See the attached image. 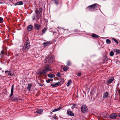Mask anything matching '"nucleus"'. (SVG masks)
I'll return each instance as SVG.
<instances>
[{
	"mask_svg": "<svg viewBox=\"0 0 120 120\" xmlns=\"http://www.w3.org/2000/svg\"><path fill=\"white\" fill-rule=\"evenodd\" d=\"M55 57L54 56H48V57L45 59V63L49 64L50 65L53 63L54 61Z\"/></svg>",
	"mask_w": 120,
	"mask_h": 120,
	"instance_id": "obj_1",
	"label": "nucleus"
},
{
	"mask_svg": "<svg viewBox=\"0 0 120 120\" xmlns=\"http://www.w3.org/2000/svg\"><path fill=\"white\" fill-rule=\"evenodd\" d=\"M98 4L95 3L88 6L86 8L88 9L90 11H93L95 10V9L98 8Z\"/></svg>",
	"mask_w": 120,
	"mask_h": 120,
	"instance_id": "obj_2",
	"label": "nucleus"
},
{
	"mask_svg": "<svg viewBox=\"0 0 120 120\" xmlns=\"http://www.w3.org/2000/svg\"><path fill=\"white\" fill-rule=\"evenodd\" d=\"M26 43L23 46L22 50L23 51H26L28 50L30 47V42L29 38H27L26 42Z\"/></svg>",
	"mask_w": 120,
	"mask_h": 120,
	"instance_id": "obj_3",
	"label": "nucleus"
},
{
	"mask_svg": "<svg viewBox=\"0 0 120 120\" xmlns=\"http://www.w3.org/2000/svg\"><path fill=\"white\" fill-rule=\"evenodd\" d=\"M42 11L43 8H42L40 7L39 9L38 8H36L35 12L37 14V16H38V13L39 12V14L40 15H41Z\"/></svg>",
	"mask_w": 120,
	"mask_h": 120,
	"instance_id": "obj_4",
	"label": "nucleus"
},
{
	"mask_svg": "<svg viewBox=\"0 0 120 120\" xmlns=\"http://www.w3.org/2000/svg\"><path fill=\"white\" fill-rule=\"evenodd\" d=\"M81 110L82 112L84 113L86 112L87 111V108L85 105H82L81 107Z\"/></svg>",
	"mask_w": 120,
	"mask_h": 120,
	"instance_id": "obj_5",
	"label": "nucleus"
},
{
	"mask_svg": "<svg viewBox=\"0 0 120 120\" xmlns=\"http://www.w3.org/2000/svg\"><path fill=\"white\" fill-rule=\"evenodd\" d=\"M36 73L40 76L42 75L44 76H46V72L43 69L41 71H38Z\"/></svg>",
	"mask_w": 120,
	"mask_h": 120,
	"instance_id": "obj_6",
	"label": "nucleus"
},
{
	"mask_svg": "<svg viewBox=\"0 0 120 120\" xmlns=\"http://www.w3.org/2000/svg\"><path fill=\"white\" fill-rule=\"evenodd\" d=\"M41 25L36 23H34V28L35 30H40L41 27Z\"/></svg>",
	"mask_w": 120,
	"mask_h": 120,
	"instance_id": "obj_7",
	"label": "nucleus"
},
{
	"mask_svg": "<svg viewBox=\"0 0 120 120\" xmlns=\"http://www.w3.org/2000/svg\"><path fill=\"white\" fill-rule=\"evenodd\" d=\"M49 64H46V66L44 67L43 69L47 72H48V71H52V69L49 68Z\"/></svg>",
	"mask_w": 120,
	"mask_h": 120,
	"instance_id": "obj_8",
	"label": "nucleus"
},
{
	"mask_svg": "<svg viewBox=\"0 0 120 120\" xmlns=\"http://www.w3.org/2000/svg\"><path fill=\"white\" fill-rule=\"evenodd\" d=\"M117 116V114L116 113H112L109 116L112 119H115Z\"/></svg>",
	"mask_w": 120,
	"mask_h": 120,
	"instance_id": "obj_9",
	"label": "nucleus"
},
{
	"mask_svg": "<svg viewBox=\"0 0 120 120\" xmlns=\"http://www.w3.org/2000/svg\"><path fill=\"white\" fill-rule=\"evenodd\" d=\"M114 79V77H110L109 80L106 82L107 85H108L112 83Z\"/></svg>",
	"mask_w": 120,
	"mask_h": 120,
	"instance_id": "obj_10",
	"label": "nucleus"
},
{
	"mask_svg": "<svg viewBox=\"0 0 120 120\" xmlns=\"http://www.w3.org/2000/svg\"><path fill=\"white\" fill-rule=\"evenodd\" d=\"M5 71L6 74H8L7 76H8V75H10L11 76H15V75L14 73H11V71Z\"/></svg>",
	"mask_w": 120,
	"mask_h": 120,
	"instance_id": "obj_11",
	"label": "nucleus"
},
{
	"mask_svg": "<svg viewBox=\"0 0 120 120\" xmlns=\"http://www.w3.org/2000/svg\"><path fill=\"white\" fill-rule=\"evenodd\" d=\"M34 28V27L33 26L31 25H30L27 26V30L28 31H31Z\"/></svg>",
	"mask_w": 120,
	"mask_h": 120,
	"instance_id": "obj_12",
	"label": "nucleus"
},
{
	"mask_svg": "<svg viewBox=\"0 0 120 120\" xmlns=\"http://www.w3.org/2000/svg\"><path fill=\"white\" fill-rule=\"evenodd\" d=\"M12 100L14 101L17 102L18 101V96L16 95V96L13 97L12 98Z\"/></svg>",
	"mask_w": 120,
	"mask_h": 120,
	"instance_id": "obj_13",
	"label": "nucleus"
},
{
	"mask_svg": "<svg viewBox=\"0 0 120 120\" xmlns=\"http://www.w3.org/2000/svg\"><path fill=\"white\" fill-rule=\"evenodd\" d=\"M109 93L107 92L104 93L103 94V98L105 99L107 98L108 97H109Z\"/></svg>",
	"mask_w": 120,
	"mask_h": 120,
	"instance_id": "obj_14",
	"label": "nucleus"
},
{
	"mask_svg": "<svg viewBox=\"0 0 120 120\" xmlns=\"http://www.w3.org/2000/svg\"><path fill=\"white\" fill-rule=\"evenodd\" d=\"M14 86L13 84L12 85L11 89V93L9 97L11 98L13 95V90Z\"/></svg>",
	"mask_w": 120,
	"mask_h": 120,
	"instance_id": "obj_15",
	"label": "nucleus"
},
{
	"mask_svg": "<svg viewBox=\"0 0 120 120\" xmlns=\"http://www.w3.org/2000/svg\"><path fill=\"white\" fill-rule=\"evenodd\" d=\"M67 113L68 115L72 116H74V114L71 111L67 110Z\"/></svg>",
	"mask_w": 120,
	"mask_h": 120,
	"instance_id": "obj_16",
	"label": "nucleus"
},
{
	"mask_svg": "<svg viewBox=\"0 0 120 120\" xmlns=\"http://www.w3.org/2000/svg\"><path fill=\"white\" fill-rule=\"evenodd\" d=\"M43 110L42 109H37V110L36 112L38 113L39 114H42L41 113L43 112Z\"/></svg>",
	"mask_w": 120,
	"mask_h": 120,
	"instance_id": "obj_17",
	"label": "nucleus"
},
{
	"mask_svg": "<svg viewBox=\"0 0 120 120\" xmlns=\"http://www.w3.org/2000/svg\"><path fill=\"white\" fill-rule=\"evenodd\" d=\"M23 4V2L21 1H20L16 3L14 5H21Z\"/></svg>",
	"mask_w": 120,
	"mask_h": 120,
	"instance_id": "obj_18",
	"label": "nucleus"
},
{
	"mask_svg": "<svg viewBox=\"0 0 120 120\" xmlns=\"http://www.w3.org/2000/svg\"><path fill=\"white\" fill-rule=\"evenodd\" d=\"M108 57L106 55L104 56L103 61V63H104L105 61H107L108 60Z\"/></svg>",
	"mask_w": 120,
	"mask_h": 120,
	"instance_id": "obj_19",
	"label": "nucleus"
},
{
	"mask_svg": "<svg viewBox=\"0 0 120 120\" xmlns=\"http://www.w3.org/2000/svg\"><path fill=\"white\" fill-rule=\"evenodd\" d=\"M55 75L53 74L50 73L48 75V76L49 78H52L55 77Z\"/></svg>",
	"mask_w": 120,
	"mask_h": 120,
	"instance_id": "obj_20",
	"label": "nucleus"
},
{
	"mask_svg": "<svg viewBox=\"0 0 120 120\" xmlns=\"http://www.w3.org/2000/svg\"><path fill=\"white\" fill-rule=\"evenodd\" d=\"M73 105L71 107V109H73L74 108H77L78 107L77 106V105L76 104H75L74 103H73L72 104Z\"/></svg>",
	"mask_w": 120,
	"mask_h": 120,
	"instance_id": "obj_21",
	"label": "nucleus"
},
{
	"mask_svg": "<svg viewBox=\"0 0 120 120\" xmlns=\"http://www.w3.org/2000/svg\"><path fill=\"white\" fill-rule=\"evenodd\" d=\"M94 38H99V36L98 35L95 34H93L91 35Z\"/></svg>",
	"mask_w": 120,
	"mask_h": 120,
	"instance_id": "obj_22",
	"label": "nucleus"
},
{
	"mask_svg": "<svg viewBox=\"0 0 120 120\" xmlns=\"http://www.w3.org/2000/svg\"><path fill=\"white\" fill-rule=\"evenodd\" d=\"M32 85L31 83H30V84H28V86L27 87V89H28L29 91H30V89L32 87Z\"/></svg>",
	"mask_w": 120,
	"mask_h": 120,
	"instance_id": "obj_23",
	"label": "nucleus"
},
{
	"mask_svg": "<svg viewBox=\"0 0 120 120\" xmlns=\"http://www.w3.org/2000/svg\"><path fill=\"white\" fill-rule=\"evenodd\" d=\"M50 43V42L48 41L46 42H44L43 43V45L45 46H46L48 45Z\"/></svg>",
	"mask_w": 120,
	"mask_h": 120,
	"instance_id": "obj_24",
	"label": "nucleus"
},
{
	"mask_svg": "<svg viewBox=\"0 0 120 120\" xmlns=\"http://www.w3.org/2000/svg\"><path fill=\"white\" fill-rule=\"evenodd\" d=\"M47 28L46 27L45 28H44L41 31L43 34H44L45 33V32L47 30Z\"/></svg>",
	"mask_w": 120,
	"mask_h": 120,
	"instance_id": "obj_25",
	"label": "nucleus"
},
{
	"mask_svg": "<svg viewBox=\"0 0 120 120\" xmlns=\"http://www.w3.org/2000/svg\"><path fill=\"white\" fill-rule=\"evenodd\" d=\"M52 1H53L54 3L57 5L59 4V0H52Z\"/></svg>",
	"mask_w": 120,
	"mask_h": 120,
	"instance_id": "obj_26",
	"label": "nucleus"
},
{
	"mask_svg": "<svg viewBox=\"0 0 120 120\" xmlns=\"http://www.w3.org/2000/svg\"><path fill=\"white\" fill-rule=\"evenodd\" d=\"M61 107L60 106L57 109H54L52 111V112H54L56 111H59L61 109Z\"/></svg>",
	"mask_w": 120,
	"mask_h": 120,
	"instance_id": "obj_27",
	"label": "nucleus"
},
{
	"mask_svg": "<svg viewBox=\"0 0 120 120\" xmlns=\"http://www.w3.org/2000/svg\"><path fill=\"white\" fill-rule=\"evenodd\" d=\"M109 56H113L114 53L113 51H111L109 52Z\"/></svg>",
	"mask_w": 120,
	"mask_h": 120,
	"instance_id": "obj_28",
	"label": "nucleus"
},
{
	"mask_svg": "<svg viewBox=\"0 0 120 120\" xmlns=\"http://www.w3.org/2000/svg\"><path fill=\"white\" fill-rule=\"evenodd\" d=\"M72 82L71 80H70L68 81V82L67 84V85L68 86L70 85L72 83Z\"/></svg>",
	"mask_w": 120,
	"mask_h": 120,
	"instance_id": "obj_29",
	"label": "nucleus"
},
{
	"mask_svg": "<svg viewBox=\"0 0 120 120\" xmlns=\"http://www.w3.org/2000/svg\"><path fill=\"white\" fill-rule=\"evenodd\" d=\"M81 71H79L78 72V73L77 74H76V75L78 76H80L81 75Z\"/></svg>",
	"mask_w": 120,
	"mask_h": 120,
	"instance_id": "obj_30",
	"label": "nucleus"
},
{
	"mask_svg": "<svg viewBox=\"0 0 120 120\" xmlns=\"http://www.w3.org/2000/svg\"><path fill=\"white\" fill-rule=\"evenodd\" d=\"M68 67L65 66L63 68V70L64 71H66L68 69Z\"/></svg>",
	"mask_w": 120,
	"mask_h": 120,
	"instance_id": "obj_31",
	"label": "nucleus"
},
{
	"mask_svg": "<svg viewBox=\"0 0 120 120\" xmlns=\"http://www.w3.org/2000/svg\"><path fill=\"white\" fill-rule=\"evenodd\" d=\"M112 39L116 43L117 45H118V42L115 38H112Z\"/></svg>",
	"mask_w": 120,
	"mask_h": 120,
	"instance_id": "obj_32",
	"label": "nucleus"
},
{
	"mask_svg": "<svg viewBox=\"0 0 120 120\" xmlns=\"http://www.w3.org/2000/svg\"><path fill=\"white\" fill-rule=\"evenodd\" d=\"M106 42L107 44H109L111 43L110 40L109 39H107L106 40Z\"/></svg>",
	"mask_w": 120,
	"mask_h": 120,
	"instance_id": "obj_33",
	"label": "nucleus"
},
{
	"mask_svg": "<svg viewBox=\"0 0 120 120\" xmlns=\"http://www.w3.org/2000/svg\"><path fill=\"white\" fill-rule=\"evenodd\" d=\"M53 118L55 120H58V117L57 116H52Z\"/></svg>",
	"mask_w": 120,
	"mask_h": 120,
	"instance_id": "obj_34",
	"label": "nucleus"
},
{
	"mask_svg": "<svg viewBox=\"0 0 120 120\" xmlns=\"http://www.w3.org/2000/svg\"><path fill=\"white\" fill-rule=\"evenodd\" d=\"M71 62L69 61H68L67 63V65L68 66H69L71 65Z\"/></svg>",
	"mask_w": 120,
	"mask_h": 120,
	"instance_id": "obj_35",
	"label": "nucleus"
},
{
	"mask_svg": "<svg viewBox=\"0 0 120 120\" xmlns=\"http://www.w3.org/2000/svg\"><path fill=\"white\" fill-rule=\"evenodd\" d=\"M55 84H56V87L60 84V82H57L55 83Z\"/></svg>",
	"mask_w": 120,
	"mask_h": 120,
	"instance_id": "obj_36",
	"label": "nucleus"
},
{
	"mask_svg": "<svg viewBox=\"0 0 120 120\" xmlns=\"http://www.w3.org/2000/svg\"><path fill=\"white\" fill-rule=\"evenodd\" d=\"M36 15L35 14H34L32 17L33 20H34L36 19Z\"/></svg>",
	"mask_w": 120,
	"mask_h": 120,
	"instance_id": "obj_37",
	"label": "nucleus"
},
{
	"mask_svg": "<svg viewBox=\"0 0 120 120\" xmlns=\"http://www.w3.org/2000/svg\"><path fill=\"white\" fill-rule=\"evenodd\" d=\"M3 18L1 17H0V23H2L3 22Z\"/></svg>",
	"mask_w": 120,
	"mask_h": 120,
	"instance_id": "obj_38",
	"label": "nucleus"
},
{
	"mask_svg": "<svg viewBox=\"0 0 120 120\" xmlns=\"http://www.w3.org/2000/svg\"><path fill=\"white\" fill-rule=\"evenodd\" d=\"M50 86H52L53 87H56L55 83L53 84H51Z\"/></svg>",
	"mask_w": 120,
	"mask_h": 120,
	"instance_id": "obj_39",
	"label": "nucleus"
},
{
	"mask_svg": "<svg viewBox=\"0 0 120 120\" xmlns=\"http://www.w3.org/2000/svg\"><path fill=\"white\" fill-rule=\"evenodd\" d=\"M61 75V74L59 72H58L57 74H56V75L58 77H60Z\"/></svg>",
	"mask_w": 120,
	"mask_h": 120,
	"instance_id": "obj_40",
	"label": "nucleus"
},
{
	"mask_svg": "<svg viewBox=\"0 0 120 120\" xmlns=\"http://www.w3.org/2000/svg\"><path fill=\"white\" fill-rule=\"evenodd\" d=\"M46 81L47 83H49L50 82V79H48L46 80Z\"/></svg>",
	"mask_w": 120,
	"mask_h": 120,
	"instance_id": "obj_41",
	"label": "nucleus"
},
{
	"mask_svg": "<svg viewBox=\"0 0 120 120\" xmlns=\"http://www.w3.org/2000/svg\"><path fill=\"white\" fill-rule=\"evenodd\" d=\"M74 31L75 32L77 33L79 32L80 31L79 30H78L77 29H75L74 30Z\"/></svg>",
	"mask_w": 120,
	"mask_h": 120,
	"instance_id": "obj_42",
	"label": "nucleus"
},
{
	"mask_svg": "<svg viewBox=\"0 0 120 120\" xmlns=\"http://www.w3.org/2000/svg\"><path fill=\"white\" fill-rule=\"evenodd\" d=\"M117 49H115L113 50V52H116L117 53Z\"/></svg>",
	"mask_w": 120,
	"mask_h": 120,
	"instance_id": "obj_43",
	"label": "nucleus"
},
{
	"mask_svg": "<svg viewBox=\"0 0 120 120\" xmlns=\"http://www.w3.org/2000/svg\"><path fill=\"white\" fill-rule=\"evenodd\" d=\"M38 84H39V86H43V85H44V84H41V83H38Z\"/></svg>",
	"mask_w": 120,
	"mask_h": 120,
	"instance_id": "obj_44",
	"label": "nucleus"
},
{
	"mask_svg": "<svg viewBox=\"0 0 120 120\" xmlns=\"http://www.w3.org/2000/svg\"><path fill=\"white\" fill-rule=\"evenodd\" d=\"M117 53H118L119 54L120 53V50L118 49Z\"/></svg>",
	"mask_w": 120,
	"mask_h": 120,
	"instance_id": "obj_45",
	"label": "nucleus"
},
{
	"mask_svg": "<svg viewBox=\"0 0 120 120\" xmlns=\"http://www.w3.org/2000/svg\"><path fill=\"white\" fill-rule=\"evenodd\" d=\"M60 79H61V81H60V82H61V81L62 80V79H63V80H64V79H63V78H62V77L61 76H60Z\"/></svg>",
	"mask_w": 120,
	"mask_h": 120,
	"instance_id": "obj_46",
	"label": "nucleus"
},
{
	"mask_svg": "<svg viewBox=\"0 0 120 120\" xmlns=\"http://www.w3.org/2000/svg\"><path fill=\"white\" fill-rule=\"evenodd\" d=\"M50 81H51L52 82L53 81V79H50Z\"/></svg>",
	"mask_w": 120,
	"mask_h": 120,
	"instance_id": "obj_47",
	"label": "nucleus"
},
{
	"mask_svg": "<svg viewBox=\"0 0 120 120\" xmlns=\"http://www.w3.org/2000/svg\"><path fill=\"white\" fill-rule=\"evenodd\" d=\"M118 92L119 93V95H120V91L119 90H118Z\"/></svg>",
	"mask_w": 120,
	"mask_h": 120,
	"instance_id": "obj_48",
	"label": "nucleus"
},
{
	"mask_svg": "<svg viewBox=\"0 0 120 120\" xmlns=\"http://www.w3.org/2000/svg\"><path fill=\"white\" fill-rule=\"evenodd\" d=\"M118 116L120 118V113H118Z\"/></svg>",
	"mask_w": 120,
	"mask_h": 120,
	"instance_id": "obj_49",
	"label": "nucleus"
},
{
	"mask_svg": "<svg viewBox=\"0 0 120 120\" xmlns=\"http://www.w3.org/2000/svg\"><path fill=\"white\" fill-rule=\"evenodd\" d=\"M1 54H4V52H2V51L1 52Z\"/></svg>",
	"mask_w": 120,
	"mask_h": 120,
	"instance_id": "obj_50",
	"label": "nucleus"
},
{
	"mask_svg": "<svg viewBox=\"0 0 120 120\" xmlns=\"http://www.w3.org/2000/svg\"><path fill=\"white\" fill-rule=\"evenodd\" d=\"M3 3L2 2H0V4H2Z\"/></svg>",
	"mask_w": 120,
	"mask_h": 120,
	"instance_id": "obj_51",
	"label": "nucleus"
},
{
	"mask_svg": "<svg viewBox=\"0 0 120 120\" xmlns=\"http://www.w3.org/2000/svg\"><path fill=\"white\" fill-rule=\"evenodd\" d=\"M56 116V114H54V115H53V116Z\"/></svg>",
	"mask_w": 120,
	"mask_h": 120,
	"instance_id": "obj_52",
	"label": "nucleus"
},
{
	"mask_svg": "<svg viewBox=\"0 0 120 120\" xmlns=\"http://www.w3.org/2000/svg\"><path fill=\"white\" fill-rule=\"evenodd\" d=\"M50 114L51 115L52 114V112H50Z\"/></svg>",
	"mask_w": 120,
	"mask_h": 120,
	"instance_id": "obj_53",
	"label": "nucleus"
},
{
	"mask_svg": "<svg viewBox=\"0 0 120 120\" xmlns=\"http://www.w3.org/2000/svg\"><path fill=\"white\" fill-rule=\"evenodd\" d=\"M116 94L117 93V92L116 89Z\"/></svg>",
	"mask_w": 120,
	"mask_h": 120,
	"instance_id": "obj_54",
	"label": "nucleus"
},
{
	"mask_svg": "<svg viewBox=\"0 0 120 120\" xmlns=\"http://www.w3.org/2000/svg\"><path fill=\"white\" fill-rule=\"evenodd\" d=\"M92 91H91L90 92V94H92Z\"/></svg>",
	"mask_w": 120,
	"mask_h": 120,
	"instance_id": "obj_55",
	"label": "nucleus"
},
{
	"mask_svg": "<svg viewBox=\"0 0 120 120\" xmlns=\"http://www.w3.org/2000/svg\"><path fill=\"white\" fill-rule=\"evenodd\" d=\"M114 100H116V98H115L114 99Z\"/></svg>",
	"mask_w": 120,
	"mask_h": 120,
	"instance_id": "obj_56",
	"label": "nucleus"
},
{
	"mask_svg": "<svg viewBox=\"0 0 120 120\" xmlns=\"http://www.w3.org/2000/svg\"><path fill=\"white\" fill-rule=\"evenodd\" d=\"M49 117H51V116H48Z\"/></svg>",
	"mask_w": 120,
	"mask_h": 120,
	"instance_id": "obj_57",
	"label": "nucleus"
},
{
	"mask_svg": "<svg viewBox=\"0 0 120 120\" xmlns=\"http://www.w3.org/2000/svg\"><path fill=\"white\" fill-rule=\"evenodd\" d=\"M2 68H0V70H1Z\"/></svg>",
	"mask_w": 120,
	"mask_h": 120,
	"instance_id": "obj_58",
	"label": "nucleus"
},
{
	"mask_svg": "<svg viewBox=\"0 0 120 120\" xmlns=\"http://www.w3.org/2000/svg\"><path fill=\"white\" fill-rule=\"evenodd\" d=\"M115 96H116V94H115Z\"/></svg>",
	"mask_w": 120,
	"mask_h": 120,
	"instance_id": "obj_59",
	"label": "nucleus"
},
{
	"mask_svg": "<svg viewBox=\"0 0 120 120\" xmlns=\"http://www.w3.org/2000/svg\"><path fill=\"white\" fill-rule=\"evenodd\" d=\"M105 118H106V116H105Z\"/></svg>",
	"mask_w": 120,
	"mask_h": 120,
	"instance_id": "obj_60",
	"label": "nucleus"
},
{
	"mask_svg": "<svg viewBox=\"0 0 120 120\" xmlns=\"http://www.w3.org/2000/svg\"><path fill=\"white\" fill-rule=\"evenodd\" d=\"M117 54V53H116V54H115V55H116Z\"/></svg>",
	"mask_w": 120,
	"mask_h": 120,
	"instance_id": "obj_61",
	"label": "nucleus"
},
{
	"mask_svg": "<svg viewBox=\"0 0 120 120\" xmlns=\"http://www.w3.org/2000/svg\"><path fill=\"white\" fill-rule=\"evenodd\" d=\"M2 71L3 72H4V71H3V70H2Z\"/></svg>",
	"mask_w": 120,
	"mask_h": 120,
	"instance_id": "obj_62",
	"label": "nucleus"
},
{
	"mask_svg": "<svg viewBox=\"0 0 120 120\" xmlns=\"http://www.w3.org/2000/svg\"><path fill=\"white\" fill-rule=\"evenodd\" d=\"M63 36H61V37H62ZM60 38H61V37H60Z\"/></svg>",
	"mask_w": 120,
	"mask_h": 120,
	"instance_id": "obj_63",
	"label": "nucleus"
},
{
	"mask_svg": "<svg viewBox=\"0 0 120 120\" xmlns=\"http://www.w3.org/2000/svg\"><path fill=\"white\" fill-rule=\"evenodd\" d=\"M117 60L118 61V60Z\"/></svg>",
	"mask_w": 120,
	"mask_h": 120,
	"instance_id": "obj_64",
	"label": "nucleus"
}]
</instances>
